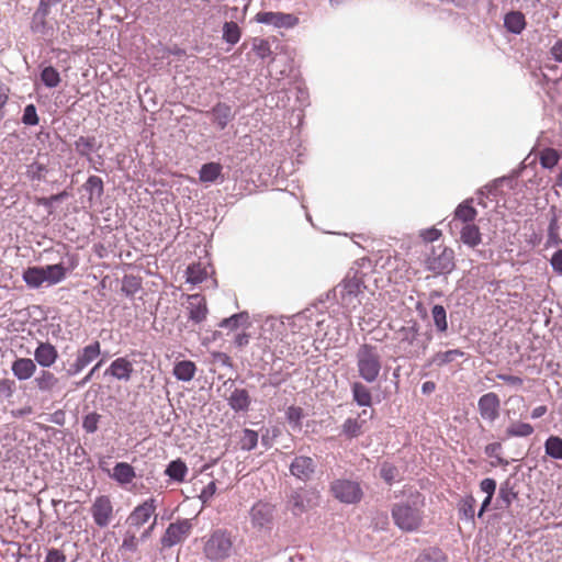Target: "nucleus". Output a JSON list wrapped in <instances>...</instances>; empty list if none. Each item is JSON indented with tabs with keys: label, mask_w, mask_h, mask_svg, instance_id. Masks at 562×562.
I'll return each instance as SVG.
<instances>
[{
	"label": "nucleus",
	"mask_w": 562,
	"mask_h": 562,
	"mask_svg": "<svg viewBox=\"0 0 562 562\" xmlns=\"http://www.w3.org/2000/svg\"><path fill=\"white\" fill-rule=\"evenodd\" d=\"M424 499L417 494L409 501L400 502L392 507L394 524L403 531L417 530L424 519Z\"/></svg>",
	"instance_id": "obj_1"
},
{
	"label": "nucleus",
	"mask_w": 562,
	"mask_h": 562,
	"mask_svg": "<svg viewBox=\"0 0 562 562\" xmlns=\"http://www.w3.org/2000/svg\"><path fill=\"white\" fill-rule=\"evenodd\" d=\"M356 366L359 378L367 383L378 381L382 370V357L376 346L362 344L356 351Z\"/></svg>",
	"instance_id": "obj_2"
},
{
	"label": "nucleus",
	"mask_w": 562,
	"mask_h": 562,
	"mask_svg": "<svg viewBox=\"0 0 562 562\" xmlns=\"http://www.w3.org/2000/svg\"><path fill=\"white\" fill-rule=\"evenodd\" d=\"M425 267L434 274L450 273L454 267V251L447 246L431 247L430 254L425 259Z\"/></svg>",
	"instance_id": "obj_3"
},
{
	"label": "nucleus",
	"mask_w": 562,
	"mask_h": 562,
	"mask_svg": "<svg viewBox=\"0 0 562 562\" xmlns=\"http://www.w3.org/2000/svg\"><path fill=\"white\" fill-rule=\"evenodd\" d=\"M232 541L229 537L222 531H215L204 546V553L212 561H221L229 555Z\"/></svg>",
	"instance_id": "obj_4"
},
{
	"label": "nucleus",
	"mask_w": 562,
	"mask_h": 562,
	"mask_svg": "<svg viewBox=\"0 0 562 562\" xmlns=\"http://www.w3.org/2000/svg\"><path fill=\"white\" fill-rule=\"evenodd\" d=\"M330 491L335 498L346 504H357L363 496L360 484L350 480L334 481Z\"/></svg>",
	"instance_id": "obj_5"
},
{
	"label": "nucleus",
	"mask_w": 562,
	"mask_h": 562,
	"mask_svg": "<svg viewBox=\"0 0 562 562\" xmlns=\"http://www.w3.org/2000/svg\"><path fill=\"white\" fill-rule=\"evenodd\" d=\"M90 514L93 522L99 528L108 527L114 518V507L109 495H99L94 498L90 507Z\"/></svg>",
	"instance_id": "obj_6"
},
{
	"label": "nucleus",
	"mask_w": 562,
	"mask_h": 562,
	"mask_svg": "<svg viewBox=\"0 0 562 562\" xmlns=\"http://www.w3.org/2000/svg\"><path fill=\"white\" fill-rule=\"evenodd\" d=\"M100 353L101 345L98 340L78 350L76 360L70 364L67 374L71 376L80 373L88 364L95 360Z\"/></svg>",
	"instance_id": "obj_7"
},
{
	"label": "nucleus",
	"mask_w": 562,
	"mask_h": 562,
	"mask_svg": "<svg viewBox=\"0 0 562 562\" xmlns=\"http://www.w3.org/2000/svg\"><path fill=\"white\" fill-rule=\"evenodd\" d=\"M191 527L192 526L188 519L170 524L161 537L162 547L171 548L186 540L190 535Z\"/></svg>",
	"instance_id": "obj_8"
},
{
	"label": "nucleus",
	"mask_w": 562,
	"mask_h": 562,
	"mask_svg": "<svg viewBox=\"0 0 562 562\" xmlns=\"http://www.w3.org/2000/svg\"><path fill=\"white\" fill-rule=\"evenodd\" d=\"M258 23L270 24L274 27L292 29L299 24V18L291 13L261 11L255 15Z\"/></svg>",
	"instance_id": "obj_9"
},
{
	"label": "nucleus",
	"mask_w": 562,
	"mask_h": 562,
	"mask_svg": "<svg viewBox=\"0 0 562 562\" xmlns=\"http://www.w3.org/2000/svg\"><path fill=\"white\" fill-rule=\"evenodd\" d=\"M157 509L156 499L150 497L137 505L127 517L131 527L140 528L155 515Z\"/></svg>",
	"instance_id": "obj_10"
},
{
	"label": "nucleus",
	"mask_w": 562,
	"mask_h": 562,
	"mask_svg": "<svg viewBox=\"0 0 562 562\" xmlns=\"http://www.w3.org/2000/svg\"><path fill=\"white\" fill-rule=\"evenodd\" d=\"M249 515L254 528H267L272 524L274 516V506L266 502H257L250 508Z\"/></svg>",
	"instance_id": "obj_11"
},
{
	"label": "nucleus",
	"mask_w": 562,
	"mask_h": 562,
	"mask_svg": "<svg viewBox=\"0 0 562 562\" xmlns=\"http://www.w3.org/2000/svg\"><path fill=\"white\" fill-rule=\"evenodd\" d=\"M477 408L481 417L492 423L499 416L501 400L494 392L486 393L479 398Z\"/></svg>",
	"instance_id": "obj_12"
},
{
	"label": "nucleus",
	"mask_w": 562,
	"mask_h": 562,
	"mask_svg": "<svg viewBox=\"0 0 562 562\" xmlns=\"http://www.w3.org/2000/svg\"><path fill=\"white\" fill-rule=\"evenodd\" d=\"M314 471L315 462L311 457H296L290 465L291 474L302 481L310 480Z\"/></svg>",
	"instance_id": "obj_13"
},
{
	"label": "nucleus",
	"mask_w": 562,
	"mask_h": 562,
	"mask_svg": "<svg viewBox=\"0 0 562 562\" xmlns=\"http://www.w3.org/2000/svg\"><path fill=\"white\" fill-rule=\"evenodd\" d=\"M134 372L133 363L126 357L116 358L105 370V375L117 380L128 381Z\"/></svg>",
	"instance_id": "obj_14"
},
{
	"label": "nucleus",
	"mask_w": 562,
	"mask_h": 562,
	"mask_svg": "<svg viewBox=\"0 0 562 562\" xmlns=\"http://www.w3.org/2000/svg\"><path fill=\"white\" fill-rule=\"evenodd\" d=\"M188 312L189 318L194 323L199 324L206 318L207 315V306L206 300L203 295L200 294H191L188 295Z\"/></svg>",
	"instance_id": "obj_15"
},
{
	"label": "nucleus",
	"mask_w": 562,
	"mask_h": 562,
	"mask_svg": "<svg viewBox=\"0 0 562 562\" xmlns=\"http://www.w3.org/2000/svg\"><path fill=\"white\" fill-rule=\"evenodd\" d=\"M58 358V351L50 342H40L34 351V360L43 368L52 367Z\"/></svg>",
	"instance_id": "obj_16"
},
{
	"label": "nucleus",
	"mask_w": 562,
	"mask_h": 562,
	"mask_svg": "<svg viewBox=\"0 0 562 562\" xmlns=\"http://www.w3.org/2000/svg\"><path fill=\"white\" fill-rule=\"evenodd\" d=\"M477 216V211L473 207L471 201H464L458 205L454 211V217L450 223V226L454 225L458 227V223L462 225L473 224Z\"/></svg>",
	"instance_id": "obj_17"
},
{
	"label": "nucleus",
	"mask_w": 562,
	"mask_h": 562,
	"mask_svg": "<svg viewBox=\"0 0 562 562\" xmlns=\"http://www.w3.org/2000/svg\"><path fill=\"white\" fill-rule=\"evenodd\" d=\"M364 415H367L366 409H363L355 418H352V417L347 418L341 426V434L348 439L359 437L363 432V429H364V426L367 423L366 419L361 418Z\"/></svg>",
	"instance_id": "obj_18"
},
{
	"label": "nucleus",
	"mask_w": 562,
	"mask_h": 562,
	"mask_svg": "<svg viewBox=\"0 0 562 562\" xmlns=\"http://www.w3.org/2000/svg\"><path fill=\"white\" fill-rule=\"evenodd\" d=\"M11 370L18 380L24 381L34 375L36 364L34 360L30 358H18L12 362Z\"/></svg>",
	"instance_id": "obj_19"
},
{
	"label": "nucleus",
	"mask_w": 562,
	"mask_h": 562,
	"mask_svg": "<svg viewBox=\"0 0 562 562\" xmlns=\"http://www.w3.org/2000/svg\"><path fill=\"white\" fill-rule=\"evenodd\" d=\"M109 475L120 485L130 484L136 477L134 468L127 462L116 463Z\"/></svg>",
	"instance_id": "obj_20"
},
{
	"label": "nucleus",
	"mask_w": 562,
	"mask_h": 562,
	"mask_svg": "<svg viewBox=\"0 0 562 562\" xmlns=\"http://www.w3.org/2000/svg\"><path fill=\"white\" fill-rule=\"evenodd\" d=\"M460 240L469 246L475 248L482 243V234L476 224H467L460 227Z\"/></svg>",
	"instance_id": "obj_21"
},
{
	"label": "nucleus",
	"mask_w": 562,
	"mask_h": 562,
	"mask_svg": "<svg viewBox=\"0 0 562 562\" xmlns=\"http://www.w3.org/2000/svg\"><path fill=\"white\" fill-rule=\"evenodd\" d=\"M464 352L460 349H450L447 351L436 352L428 361L427 366L442 367L445 364L453 362L457 358L463 357Z\"/></svg>",
	"instance_id": "obj_22"
},
{
	"label": "nucleus",
	"mask_w": 562,
	"mask_h": 562,
	"mask_svg": "<svg viewBox=\"0 0 562 562\" xmlns=\"http://www.w3.org/2000/svg\"><path fill=\"white\" fill-rule=\"evenodd\" d=\"M352 398L359 406H371L372 394L370 389L362 382H353L351 384Z\"/></svg>",
	"instance_id": "obj_23"
},
{
	"label": "nucleus",
	"mask_w": 562,
	"mask_h": 562,
	"mask_svg": "<svg viewBox=\"0 0 562 562\" xmlns=\"http://www.w3.org/2000/svg\"><path fill=\"white\" fill-rule=\"evenodd\" d=\"M196 372V366L193 361L182 360L175 364L173 375L183 382L191 381Z\"/></svg>",
	"instance_id": "obj_24"
},
{
	"label": "nucleus",
	"mask_w": 562,
	"mask_h": 562,
	"mask_svg": "<svg viewBox=\"0 0 562 562\" xmlns=\"http://www.w3.org/2000/svg\"><path fill=\"white\" fill-rule=\"evenodd\" d=\"M213 122L220 130H224L233 119L232 108L225 103H217L212 109Z\"/></svg>",
	"instance_id": "obj_25"
},
{
	"label": "nucleus",
	"mask_w": 562,
	"mask_h": 562,
	"mask_svg": "<svg viewBox=\"0 0 562 562\" xmlns=\"http://www.w3.org/2000/svg\"><path fill=\"white\" fill-rule=\"evenodd\" d=\"M504 25L509 32L520 34L526 27L525 15L519 11H512L505 15Z\"/></svg>",
	"instance_id": "obj_26"
},
{
	"label": "nucleus",
	"mask_w": 562,
	"mask_h": 562,
	"mask_svg": "<svg viewBox=\"0 0 562 562\" xmlns=\"http://www.w3.org/2000/svg\"><path fill=\"white\" fill-rule=\"evenodd\" d=\"M34 383L42 392H52L58 385V378L48 370H42Z\"/></svg>",
	"instance_id": "obj_27"
},
{
	"label": "nucleus",
	"mask_w": 562,
	"mask_h": 562,
	"mask_svg": "<svg viewBox=\"0 0 562 562\" xmlns=\"http://www.w3.org/2000/svg\"><path fill=\"white\" fill-rule=\"evenodd\" d=\"M223 167L220 162H207L202 165L199 171L201 182H215L222 175Z\"/></svg>",
	"instance_id": "obj_28"
},
{
	"label": "nucleus",
	"mask_w": 562,
	"mask_h": 562,
	"mask_svg": "<svg viewBox=\"0 0 562 562\" xmlns=\"http://www.w3.org/2000/svg\"><path fill=\"white\" fill-rule=\"evenodd\" d=\"M231 407L236 411H247L250 405L249 394L245 389H236L228 398Z\"/></svg>",
	"instance_id": "obj_29"
},
{
	"label": "nucleus",
	"mask_w": 562,
	"mask_h": 562,
	"mask_svg": "<svg viewBox=\"0 0 562 562\" xmlns=\"http://www.w3.org/2000/svg\"><path fill=\"white\" fill-rule=\"evenodd\" d=\"M45 278L43 267H29L23 272V280L31 288H40Z\"/></svg>",
	"instance_id": "obj_30"
},
{
	"label": "nucleus",
	"mask_w": 562,
	"mask_h": 562,
	"mask_svg": "<svg viewBox=\"0 0 562 562\" xmlns=\"http://www.w3.org/2000/svg\"><path fill=\"white\" fill-rule=\"evenodd\" d=\"M476 499L472 495H467L460 499L458 504V514L461 519L470 520L474 522Z\"/></svg>",
	"instance_id": "obj_31"
},
{
	"label": "nucleus",
	"mask_w": 562,
	"mask_h": 562,
	"mask_svg": "<svg viewBox=\"0 0 562 562\" xmlns=\"http://www.w3.org/2000/svg\"><path fill=\"white\" fill-rule=\"evenodd\" d=\"M207 276V268L201 262L192 263L187 268V281L192 284L202 283Z\"/></svg>",
	"instance_id": "obj_32"
},
{
	"label": "nucleus",
	"mask_w": 562,
	"mask_h": 562,
	"mask_svg": "<svg viewBox=\"0 0 562 562\" xmlns=\"http://www.w3.org/2000/svg\"><path fill=\"white\" fill-rule=\"evenodd\" d=\"M45 273V282L56 284L66 278V268L61 263L49 265L43 267Z\"/></svg>",
	"instance_id": "obj_33"
},
{
	"label": "nucleus",
	"mask_w": 562,
	"mask_h": 562,
	"mask_svg": "<svg viewBox=\"0 0 562 562\" xmlns=\"http://www.w3.org/2000/svg\"><path fill=\"white\" fill-rule=\"evenodd\" d=\"M533 434V427L528 423L516 422L512 423L505 431L506 438L514 437H529Z\"/></svg>",
	"instance_id": "obj_34"
},
{
	"label": "nucleus",
	"mask_w": 562,
	"mask_h": 562,
	"mask_svg": "<svg viewBox=\"0 0 562 562\" xmlns=\"http://www.w3.org/2000/svg\"><path fill=\"white\" fill-rule=\"evenodd\" d=\"M258 443V432L248 428L239 432L238 446L241 450L250 451Z\"/></svg>",
	"instance_id": "obj_35"
},
{
	"label": "nucleus",
	"mask_w": 562,
	"mask_h": 562,
	"mask_svg": "<svg viewBox=\"0 0 562 562\" xmlns=\"http://www.w3.org/2000/svg\"><path fill=\"white\" fill-rule=\"evenodd\" d=\"M188 468L181 460L171 461L165 473L172 480L182 482L187 475Z\"/></svg>",
	"instance_id": "obj_36"
},
{
	"label": "nucleus",
	"mask_w": 562,
	"mask_h": 562,
	"mask_svg": "<svg viewBox=\"0 0 562 562\" xmlns=\"http://www.w3.org/2000/svg\"><path fill=\"white\" fill-rule=\"evenodd\" d=\"M241 37V31L240 27L236 22H225L223 25V40L231 44L235 45L239 42Z\"/></svg>",
	"instance_id": "obj_37"
},
{
	"label": "nucleus",
	"mask_w": 562,
	"mask_h": 562,
	"mask_svg": "<svg viewBox=\"0 0 562 562\" xmlns=\"http://www.w3.org/2000/svg\"><path fill=\"white\" fill-rule=\"evenodd\" d=\"M560 153L554 148H544L539 154V161L543 168L551 169L558 165Z\"/></svg>",
	"instance_id": "obj_38"
},
{
	"label": "nucleus",
	"mask_w": 562,
	"mask_h": 562,
	"mask_svg": "<svg viewBox=\"0 0 562 562\" xmlns=\"http://www.w3.org/2000/svg\"><path fill=\"white\" fill-rule=\"evenodd\" d=\"M546 453L553 459H562V438L550 436L544 442Z\"/></svg>",
	"instance_id": "obj_39"
},
{
	"label": "nucleus",
	"mask_w": 562,
	"mask_h": 562,
	"mask_svg": "<svg viewBox=\"0 0 562 562\" xmlns=\"http://www.w3.org/2000/svg\"><path fill=\"white\" fill-rule=\"evenodd\" d=\"M83 188L90 194V199L93 196L101 198L104 192L103 181L98 176H90L85 182Z\"/></svg>",
	"instance_id": "obj_40"
},
{
	"label": "nucleus",
	"mask_w": 562,
	"mask_h": 562,
	"mask_svg": "<svg viewBox=\"0 0 562 562\" xmlns=\"http://www.w3.org/2000/svg\"><path fill=\"white\" fill-rule=\"evenodd\" d=\"M95 148V138L93 136H80L75 142V149L80 156H89Z\"/></svg>",
	"instance_id": "obj_41"
},
{
	"label": "nucleus",
	"mask_w": 562,
	"mask_h": 562,
	"mask_svg": "<svg viewBox=\"0 0 562 562\" xmlns=\"http://www.w3.org/2000/svg\"><path fill=\"white\" fill-rule=\"evenodd\" d=\"M41 80L48 88H56L60 83V75L52 66L45 67L41 72Z\"/></svg>",
	"instance_id": "obj_42"
},
{
	"label": "nucleus",
	"mask_w": 562,
	"mask_h": 562,
	"mask_svg": "<svg viewBox=\"0 0 562 562\" xmlns=\"http://www.w3.org/2000/svg\"><path fill=\"white\" fill-rule=\"evenodd\" d=\"M249 316L246 312L237 313L223 319L220 324L223 328H229L231 330L237 329L239 326L247 324Z\"/></svg>",
	"instance_id": "obj_43"
},
{
	"label": "nucleus",
	"mask_w": 562,
	"mask_h": 562,
	"mask_svg": "<svg viewBox=\"0 0 562 562\" xmlns=\"http://www.w3.org/2000/svg\"><path fill=\"white\" fill-rule=\"evenodd\" d=\"M431 316L436 328L439 331H446L448 328L447 313L442 305H435L431 310Z\"/></svg>",
	"instance_id": "obj_44"
},
{
	"label": "nucleus",
	"mask_w": 562,
	"mask_h": 562,
	"mask_svg": "<svg viewBox=\"0 0 562 562\" xmlns=\"http://www.w3.org/2000/svg\"><path fill=\"white\" fill-rule=\"evenodd\" d=\"M394 262L396 263V268L394 271H390V280H393L394 282H400L403 279H408L406 273H408V265L403 259L394 258Z\"/></svg>",
	"instance_id": "obj_45"
},
{
	"label": "nucleus",
	"mask_w": 562,
	"mask_h": 562,
	"mask_svg": "<svg viewBox=\"0 0 562 562\" xmlns=\"http://www.w3.org/2000/svg\"><path fill=\"white\" fill-rule=\"evenodd\" d=\"M252 50L259 58H267L271 55V47L267 40L255 37L252 40Z\"/></svg>",
	"instance_id": "obj_46"
},
{
	"label": "nucleus",
	"mask_w": 562,
	"mask_h": 562,
	"mask_svg": "<svg viewBox=\"0 0 562 562\" xmlns=\"http://www.w3.org/2000/svg\"><path fill=\"white\" fill-rule=\"evenodd\" d=\"M560 244H562V239L558 233V220L557 217H553L548 228L547 246H559Z\"/></svg>",
	"instance_id": "obj_47"
},
{
	"label": "nucleus",
	"mask_w": 562,
	"mask_h": 562,
	"mask_svg": "<svg viewBox=\"0 0 562 562\" xmlns=\"http://www.w3.org/2000/svg\"><path fill=\"white\" fill-rule=\"evenodd\" d=\"M417 562H448L447 557L437 549L420 554Z\"/></svg>",
	"instance_id": "obj_48"
},
{
	"label": "nucleus",
	"mask_w": 562,
	"mask_h": 562,
	"mask_svg": "<svg viewBox=\"0 0 562 562\" xmlns=\"http://www.w3.org/2000/svg\"><path fill=\"white\" fill-rule=\"evenodd\" d=\"M397 474L398 471L395 465L389 462H384L381 465L380 475L387 484H392L395 481Z\"/></svg>",
	"instance_id": "obj_49"
},
{
	"label": "nucleus",
	"mask_w": 562,
	"mask_h": 562,
	"mask_svg": "<svg viewBox=\"0 0 562 562\" xmlns=\"http://www.w3.org/2000/svg\"><path fill=\"white\" fill-rule=\"evenodd\" d=\"M140 283L137 278L133 276H125L122 282V291L126 293V295H133L139 289Z\"/></svg>",
	"instance_id": "obj_50"
},
{
	"label": "nucleus",
	"mask_w": 562,
	"mask_h": 562,
	"mask_svg": "<svg viewBox=\"0 0 562 562\" xmlns=\"http://www.w3.org/2000/svg\"><path fill=\"white\" fill-rule=\"evenodd\" d=\"M286 418L290 424L301 427V420L304 417L303 408L300 406H290L286 409Z\"/></svg>",
	"instance_id": "obj_51"
},
{
	"label": "nucleus",
	"mask_w": 562,
	"mask_h": 562,
	"mask_svg": "<svg viewBox=\"0 0 562 562\" xmlns=\"http://www.w3.org/2000/svg\"><path fill=\"white\" fill-rule=\"evenodd\" d=\"M38 115L36 112V108L34 104H27L24 109L22 122L25 125H37L38 124Z\"/></svg>",
	"instance_id": "obj_52"
},
{
	"label": "nucleus",
	"mask_w": 562,
	"mask_h": 562,
	"mask_svg": "<svg viewBox=\"0 0 562 562\" xmlns=\"http://www.w3.org/2000/svg\"><path fill=\"white\" fill-rule=\"evenodd\" d=\"M15 391V382L10 379L0 380V398H10Z\"/></svg>",
	"instance_id": "obj_53"
},
{
	"label": "nucleus",
	"mask_w": 562,
	"mask_h": 562,
	"mask_svg": "<svg viewBox=\"0 0 562 562\" xmlns=\"http://www.w3.org/2000/svg\"><path fill=\"white\" fill-rule=\"evenodd\" d=\"M100 415L97 413L88 414L82 422V427L87 432H94L98 429Z\"/></svg>",
	"instance_id": "obj_54"
},
{
	"label": "nucleus",
	"mask_w": 562,
	"mask_h": 562,
	"mask_svg": "<svg viewBox=\"0 0 562 562\" xmlns=\"http://www.w3.org/2000/svg\"><path fill=\"white\" fill-rule=\"evenodd\" d=\"M137 546H138V543H137V538L135 537V535L126 532L123 538L121 549L130 551V552H135L137 550Z\"/></svg>",
	"instance_id": "obj_55"
},
{
	"label": "nucleus",
	"mask_w": 562,
	"mask_h": 562,
	"mask_svg": "<svg viewBox=\"0 0 562 562\" xmlns=\"http://www.w3.org/2000/svg\"><path fill=\"white\" fill-rule=\"evenodd\" d=\"M420 237L426 243H432L441 237V231L430 227L420 232Z\"/></svg>",
	"instance_id": "obj_56"
},
{
	"label": "nucleus",
	"mask_w": 562,
	"mask_h": 562,
	"mask_svg": "<svg viewBox=\"0 0 562 562\" xmlns=\"http://www.w3.org/2000/svg\"><path fill=\"white\" fill-rule=\"evenodd\" d=\"M45 562H66V555L59 549H49L47 550Z\"/></svg>",
	"instance_id": "obj_57"
},
{
	"label": "nucleus",
	"mask_w": 562,
	"mask_h": 562,
	"mask_svg": "<svg viewBox=\"0 0 562 562\" xmlns=\"http://www.w3.org/2000/svg\"><path fill=\"white\" fill-rule=\"evenodd\" d=\"M480 488L482 492L486 493L490 497H493L496 491V481L491 477H486L481 481Z\"/></svg>",
	"instance_id": "obj_58"
},
{
	"label": "nucleus",
	"mask_w": 562,
	"mask_h": 562,
	"mask_svg": "<svg viewBox=\"0 0 562 562\" xmlns=\"http://www.w3.org/2000/svg\"><path fill=\"white\" fill-rule=\"evenodd\" d=\"M550 263L554 272L562 274V249L553 254Z\"/></svg>",
	"instance_id": "obj_59"
},
{
	"label": "nucleus",
	"mask_w": 562,
	"mask_h": 562,
	"mask_svg": "<svg viewBox=\"0 0 562 562\" xmlns=\"http://www.w3.org/2000/svg\"><path fill=\"white\" fill-rule=\"evenodd\" d=\"M497 379L504 381L507 384L514 385V386H521L524 381L521 378L505 373L497 374Z\"/></svg>",
	"instance_id": "obj_60"
},
{
	"label": "nucleus",
	"mask_w": 562,
	"mask_h": 562,
	"mask_svg": "<svg viewBox=\"0 0 562 562\" xmlns=\"http://www.w3.org/2000/svg\"><path fill=\"white\" fill-rule=\"evenodd\" d=\"M501 449H502V445L499 442L488 443L485 447V454L487 457H496V458H498V452L501 451Z\"/></svg>",
	"instance_id": "obj_61"
},
{
	"label": "nucleus",
	"mask_w": 562,
	"mask_h": 562,
	"mask_svg": "<svg viewBox=\"0 0 562 562\" xmlns=\"http://www.w3.org/2000/svg\"><path fill=\"white\" fill-rule=\"evenodd\" d=\"M551 54L557 61L562 63V40H559L551 47Z\"/></svg>",
	"instance_id": "obj_62"
},
{
	"label": "nucleus",
	"mask_w": 562,
	"mask_h": 562,
	"mask_svg": "<svg viewBox=\"0 0 562 562\" xmlns=\"http://www.w3.org/2000/svg\"><path fill=\"white\" fill-rule=\"evenodd\" d=\"M63 195H64V193L55 194L49 198H40V199H37V203L42 204L44 206H50L54 201H58L59 199L63 198Z\"/></svg>",
	"instance_id": "obj_63"
},
{
	"label": "nucleus",
	"mask_w": 562,
	"mask_h": 562,
	"mask_svg": "<svg viewBox=\"0 0 562 562\" xmlns=\"http://www.w3.org/2000/svg\"><path fill=\"white\" fill-rule=\"evenodd\" d=\"M248 342H249V335L248 334L240 333V334L236 335L235 344L237 345V347L241 348V347L248 345Z\"/></svg>",
	"instance_id": "obj_64"
}]
</instances>
